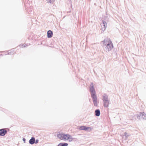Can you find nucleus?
<instances>
[{
  "mask_svg": "<svg viewBox=\"0 0 146 146\" xmlns=\"http://www.w3.org/2000/svg\"><path fill=\"white\" fill-rule=\"evenodd\" d=\"M108 43L107 44L106 48L108 51L111 50L113 48V45L112 42L110 40H108Z\"/></svg>",
  "mask_w": 146,
  "mask_h": 146,
  "instance_id": "obj_3",
  "label": "nucleus"
},
{
  "mask_svg": "<svg viewBox=\"0 0 146 146\" xmlns=\"http://www.w3.org/2000/svg\"><path fill=\"white\" fill-rule=\"evenodd\" d=\"M109 104V102L108 101H106L104 104V106L106 107H107L108 106Z\"/></svg>",
  "mask_w": 146,
  "mask_h": 146,
  "instance_id": "obj_11",
  "label": "nucleus"
},
{
  "mask_svg": "<svg viewBox=\"0 0 146 146\" xmlns=\"http://www.w3.org/2000/svg\"><path fill=\"white\" fill-rule=\"evenodd\" d=\"M53 33L52 31L49 30L47 32V36L48 38H51L52 36Z\"/></svg>",
  "mask_w": 146,
  "mask_h": 146,
  "instance_id": "obj_6",
  "label": "nucleus"
},
{
  "mask_svg": "<svg viewBox=\"0 0 146 146\" xmlns=\"http://www.w3.org/2000/svg\"><path fill=\"white\" fill-rule=\"evenodd\" d=\"M95 115L97 116H98L100 115V111L99 110H96L95 111Z\"/></svg>",
  "mask_w": 146,
  "mask_h": 146,
  "instance_id": "obj_8",
  "label": "nucleus"
},
{
  "mask_svg": "<svg viewBox=\"0 0 146 146\" xmlns=\"http://www.w3.org/2000/svg\"><path fill=\"white\" fill-rule=\"evenodd\" d=\"M7 133V131L5 129H3L0 130V135L4 136Z\"/></svg>",
  "mask_w": 146,
  "mask_h": 146,
  "instance_id": "obj_5",
  "label": "nucleus"
},
{
  "mask_svg": "<svg viewBox=\"0 0 146 146\" xmlns=\"http://www.w3.org/2000/svg\"><path fill=\"white\" fill-rule=\"evenodd\" d=\"M38 139H36L35 142V143H38Z\"/></svg>",
  "mask_w": 146,
  "mask_h": 146,
  "instance_id": "obj_14",
  "label": "nucleus"
},
{
  "mask_svg": "<svg viewBox=\"0 0 146 146\" xmlns=\"http://www.w3.org/2000/svg\"><path fill=\"white\" fill-rule=\"evenodd\" d=\"M142 115V116L145 115V113H141L140 115Z\"/></svg>",
  "mask_w": 146,
  "mask_h": 146,
  "instance_id": "obj_13",
  "label": "nucleus"
},
{
  "mask_svg": "<svg viewBox=\"0 0 146 146\" xmlns=\"http://www.w3.org/2000/svg\"><path fill=\"white\" fill-rule=\"evenodd\" d=\"M90 91L93 100L95 101L97 100V96L96 95L95 91L94 88L93 86H92V87L90 88Z\"/></svg>",
  "mask_w": 146,
  "mask_h": 146,
  "instance_id": "obj_2",
  "label": "nucleus"
},
{
  "mask_svg": "<svg viewBox=\"0 0 146 146\" xmlns=\"http://www.w3.org/2000/svg\"><path fill=\"white\" fill-rule=\"evenodd\" d=\"M68 144L67 143H60L58 145V146H67Z\"/></svg>",
  "mask_w": 146,
  "mask_h": 146,
  "instance_id": "obj_10",
  "label": "nucleus"
},
{
  "mask_svg": "<svg viewBox=\"0 0 146 146\" xmlns=\"http://www.w3.org/2000/svg\"><path fill=\"white\" fill-rule=\"evenodd\" d=\"M35 139L34 137H32L29 141V143L31 144H33L35 143Z\"/></svg>",
  "mask_w": 146,
  "mask_h": 146,
  "instance_id": "obj_7",
  "label": "nucleus"
},
{
  "mask_svg": "<svg viewBox=\"0 0 146 146\" xmlns=\"http://www.w3.org/2000/svg\"><path fill=\"white\" fill-rule=\"evenodd\" d=\"M93 102L94 105L95 106H97V100H96L95 101L93 100Z\"/></svg>",
  "mask_w": 146,
  "mask_h": 146,
  "instance_id": "obj_12",
  "label": "nucleus"
},
{
  "mask_svg": "<svg viewBox=\"0 0 146 146\" xmlns=\"http://www.w3.org/2000/svg\"><path fill=\"white\" fill-rule=\"evenodd\" d=\"M57 137L60 140L65 141L67 140L70 142L73 140V138L72 136L68 134H59L58 135Z\"/></svg>",
  "mask_w": 146,
  "mask_h": 146,
  "instance_id": "obj_1",
  "label": "nucleus"
},
{
  "mask_svg": "<svg viewBox=\"0 0 146 146\" xmlns=\"http://www.w3.org/2000/svg\"><path fill=\"white\" fill-rule=\"evenodd\" d=\"M79 129L80 130H88L89 131H91L92 128L90 127H86L84 126H82L80 127Z\"/></svg>",
  "mask_w": 146,
  "mask_h": 146,
  "instance_id": "obj_4",
  "label": "nucleus"
},
{
  "mask_svg": "<svg viewBox=\"0 0 146 146\" xmlns=\"http://www.w3.org/2000/svg\"><path fill=\"white\" fill-rule=\"evenodd\" d=\"M48 2H51V0H46Z\"/></svg>",
  "mask_w": 146,
  "mask_h": 146,
  "instance_id": "obj_15",
  "label": "nucleus"
},
{
  "mask_svg": "<svg viewBox=\"0 0 146 146\" xmlns=\"http://www.w3.org/2000/svg\"><path fill=\"white\" fill-rule=\"evenodd\" d=\"M103 22L102 24V25L104 27V30H105L106 29L107 26V24L106 23L105 21H103Z\"/></svg>",
  "mask_w": 146,
  "mask_h": 146,
  "instance_id": "obj_9",
  "label": "nucleus"
}]
</instances>
